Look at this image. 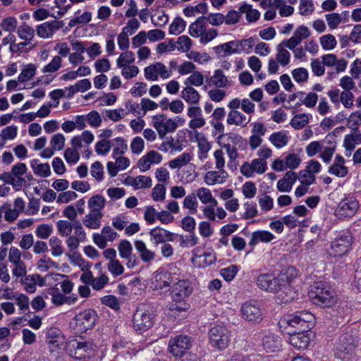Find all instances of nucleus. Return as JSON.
Here are the masks:
<instances>
[{
  "label": "nucleus",
  "mask_w": 361,
  "mask_h": 361,
  "mask_svg": "<svg viewBox=\"0 0 361 361\" xmlns=\"http://www.w3.org/2000/svg\"><path fill=\"white\" fill-rule=\"evenodd\" d=\"M191 157L189 153L184 152L174 159L169 162L171 169H180L190 161Z\"/></svg>",
  "instance_id": "nucleus-45"
},
{
  "label": "nucleus",
  "mask_w": 361,
  "mask_h": 361,
  "mask_svg": "<svg viewBox=\"0 0 361 361\" xmlns=\"http://www.w3.org/2000/svg\"><path fill=\"white\" fill-rule=\"evenodd\" d=\"M228 177L225 170L210 171L206 173L204 177V182L208 185L224 183Z\"/></svg>",
  "instance_id": "nucleus-25"
},
{
  "label": "nucleus",
  "mask_w": 361,
  "mask_h": 361,
  "mask_svg": "<svg viewBox=\"0 0 361 361\" xmlns=\"http://www.w3.org/2000/svg\"><path fill=\"white\" fill-rule=\"evenodd\" d=\"M102 212H94L90 211L89 213L85 215V216L82 218V222L86 228L96 230L100 228L102 225Z\"/></svg>",
  "instance_id": "nucleus-23"
},
{
  "label": "nucleus",
  "mask_w": 361,
  "mask_h": 361,
  "mask_svg": "<svg viewBox=\"0 0 361 361\" xmlns=\"http://www.w3.org/2000/svg\"><path fill=\"white\" fill-rule=\"evenodd\" d=\"M156 311L153 306L140 305L133 314V323L135 331H145L154 324Z\"/></svg>",
  "instance_id": "nucleus-3"
},
{
  "label": "nucleus",
  "mask_w": 361,
  "mask_h": 361,
  "mask_svg": "<svg viewBox=\"0 0 361 361\" xmlns=\"http://www.w3.org/2000/svg\"><path fill=\"white\" fill-rule=\"evenodd\" d=\"M276 50V60L282 66H286L290 63V52L280 44H278Z\"/></svg>",
  "instance_id": "nucleus-43"
},
{
  "label": "nucleus",
  "mask_w": 361,
  "mask_h": 361,
  "mask_svg": "<svg viewBox=\"0 0 361 361\" xmlns=\"http://www.w3.org/2000/svg\"><path fill=\"white\" fill-rule=\"evenodd\" d=\"M314 320V316L308 311H300L283 319L288 326L295 328L298 332L290 333L289 343L295 348L305 350L311 341V333L309 331Z\"/></svg>",
  "instance_id": "nucleus-2"
},
{
  "label": "nucleus",
  "mask_w": 361,
  "mask_h": 361,
  "mask_svg": "<svg viewBox=\"0 0 361 361\" xmlns=\"http://www.w3.org/2000/svg\"><path fill=\"white\" fill-rule=\"evenodd\" d=\"M162 160V155L157 151L150 150L142 157L137 162V166L142 172L148 171L151 165L158 164Z\"/></svg>",
  "instance_id": "nucleus-17"
},
{
  "label": "nucleus",
  "mask_w": 361,
  "mask_h": 361,
  "mask_svg": "<svg viewBox=\"0 0 361 361\" xmlns=\"http://www.w3.org/2000/svg\"><path fill=\"white\" fill-rule=\"evenodd\" d=\"M310 297L314 303L323 307L331 306L336 301L334 291L322 282H317L313 285Z\"/></svg>",
  "instance_id": "nucleus-4"
},
{
  "label": "nucleus",
  "mask_w": 361,
  "mask_h": 361,
  "mask_svg": "<svg viewBox=\"0 0 361 361\" xmlns=\"http://www.w3.org/2000/svg\"><path fill=\"white\" fill-rule=\"evenodd\" d=\"M243 318L254 323H259L262 321V310L257 302L249 301L245 302L241 307Z\"/></svg>",
  "instance_id": "nucleus-12"
},
{
  "label": "nucleus",
  "mask_w": 361,
  "mask_h": 361,
  "mask_svg": "<svg viewBox=\"0 0 361 361\" xmlns=\"http://www.w3.org/2000/svg\"><path fill=\"white\" fill-rule=\"evenodd\" d=\"M209 85L218 88H224L231 85V82L221 69L214 71V75L209 80Z\"/></svg>",
  "instance_id": "nucleus-32"
},
{
  "label": "nucleus",
  "mask_w": 361,
  "mask_h": 361,
  "mask_svg": "<svg viewBox=\"0 0 361 361\" xmlns=\"http://www.w3.org/2000/svg\"><path fill=\"white\" fill-rule=\"evenodd\" d=\"M346 341L344 337H338L335 345L334 355L343 361H353L355 357V348L352 345H348V348L343 347V343Z\"/></svg>",
  "instance_id": "nucleus-15"
},
{
  "label": "nucleus",
  "mask_w": 361,
  "mask_h": 361,
  "mask_svg": "<svg viewBox=\"0 0 361 361\" xmlns=\"http://www.w3.org/2000/svg\"><path fill=\"white\" fill-rule=\"evenodd\" d=\"M74 221L68 220H59L56 222V228L59 234L62 237H66L71 234Z\"/></svg>",
  "instance_id": "nucleus-41"
},
{
  "label": "nucleus",
  "mask_w": 361,
  "mask_h": 361,
  "mask_svg": "<svg viewBox=\"0 0 361 361\" xmlns=\"http://www.w3.org/2000/svg\"><path fill=\"white\" fill-rule=\"evenodd\" d=\"M52 231L53 229L51 226L43 224L37 227L35 234L39 238L47 239L51 234Z\"/></svg>",
  "instance_id": "nucleus-61"
},
{
  "label": "nucleus",
  "mask_w": 361,
  "mask_h": 361,
  "mask_svg": "<svg viewBox=\"0 0 361 361\" xmlns=\"http://www.w3.org/2000/svg\"><path fill=\"white\" fill-rule=\"evenodd\" d=\"M241 13L245 14V18L249 23L256 22L260 16L258 10L252 8V6L246 3H243L239 8Z\"/></svg>",
  "instance_id": "nucleus-36"
},
{
  "label": "nucleus",
  "mask_w": 361,
  "mask_h": 361,
  "mask_svg": "<svg viewBox=\"0 0 361 361\" xmlns=\"http://www.w3.org/2000/svg\"><path fill=\"white\" fill-rule=\"evenodd\" d=\"M14 300H16V305L18 306L20 310L22 312L29 311L30 300L27 295L23 293H16Z\"/></svg>",
  "instance_id": "nucleus-54"
},
{
  "label": "nucleus",
  "mask_w": 361,
  "mask_h": 361,
  "mask_svg": "<svg viewBox=\"0 0 361 361\" xmlns=\"http://www.w3.org/2000/svg\"><path fill=\"white\" fill-rule=\"evenodd\" d=\"M195 141L197 143V156L198 158L203 161L208 157V152L211 149V143L207 140L203 133L195 131Z\"/></svg>",
  "instance_id": "nucleus-22"
},
{
  "label": "nucleus",
  "mask_w": 361,
  "mask_h": 361,
  "mask_svg": "<svg viewBox=\"0 0 361 361\" xmlns=\"http://www.w3.org/2000/svg\"><path fill=\"white\" fill-rule=\"evenodd\" d=\"M214 49L217 53L223 51L224 56H230L233 54H239L243 51L241 42H240L238 39L220 44L214 47Z\"/></svg>",
  "instance_id": "nucleus-24"
},
{
  "label": "nucleus",
  "mask_w": 361,
  "mask_h": 361,
  "mask_svg": "<svg viewBox=\"0 0 361 361\" xmlns=\"http://www.w3.org/2000/svg\"><path fill=\"white\" fill-rule=\"evenodd\" d=\"M135 55L131 51H126L123 52L116 60V64L118 68H123L135 61Z\"/></svg>",
  "instance_id": "nucleus-44"
},
{
  "label": "nucleus",
  "mask_w": 361,
  "mask_h": 361,
  "mask_svg": "<svg viewBox=\"0 0 361 361\" xmlns=\"http://www.w3.org/2000/svg\"><path fill=\"white\" fill-rule=\"evenodd\" d=\"M269 141L276 148L280 149L286 146L288 142V137L283 131L272 133L269 138Z\"/></svg>",
  "instance_id": "nucleus-38"
},
{
  "label": "nucleus",
  "mask_w": 361,
  "mask_h": 361,
  "mask_svg": "<svg viewBox=\"0 0 361 361\" xmlns=\"http://www.w3.org/2000/svg\"><path fill=\"white\" fill-rule=\"evenodd\" d=\"M183 207L189 209V212L194 214L197 212L198 202L194 193L187 195L183 202Z\"/></svg>",
  "instance_id": "nucleus-50"
},
{
  "label": "nucleus",
  "mask_w": 361,
  "mask_h": 361,
  "mask_svg": "<svg viewBox=\"0 0 361 361\" xmlns=\"http://www.w3.org/2000/svg\"><path fill=\"white\" fill-rule=\"evenodd\" d=\"M120 257L123 259H128L133 255V247L130 243L127 240H122L118 245Z\"/></svg>",
  "instance_id": "nucleus-49"
},
{
  "label": "nucleus",
  "mask_w": 361,
  "mask_h": 361,
  "mask_svg": "<svg viewBox=\"0 0 361 361\" xmlns=\"http://www.w3.org/2000/svg\"><path fill=\"white\" fill-rule=\"evenodd\" d=\"M134 245L140 255L141 260L144 263H149L155 259V252L151 250H149L147 247L146 244L142 240H135L134 243Z\"/></svg>",
  "instance_id": "nucleus-26"
},
{
  "label": "nucleus",
  "mask_w": 361,
  "mask_h": 361,
  "mask_svg": "<svg viewBox=\"0 0 361 361\" xmlns=\"http://www.w3.org/2000/svg\"><path fill=\"white\" fill-rule=\"evenodd\" d=\"M175 269L176 267L174 265H171L170 267L171 271L164 269H159L157 271L155 275V288L157 289L161 290L170 286V284L173 281L171 276V271Z\"/></svg>",
  "instance_id": "nucleus-21"
},
{
  "label": "nucleus",
  "mask_w": 361,
  "mask_h": 361,
  "mask_svg": "<svg viewBox=\"0 0 361 361\" xmlns=\"http://www.w3.org/2000/svg\"><path fill=\"white\" fill-rule=\"evenodd\" d=\"M204 82V75L199 71H196L195 70L192 73L190 76H189L185 80V85H194V86H201Z\"/></svg>",
  "instance_id": "nucleus-56"
},
{
  "label": "nucleus",
  "mask_w": 361,
  "mask_h": 361,
  "mask_svg": "<svg viewBox=\"0 0 361 361\" xmlns=\"http://www.w3.org/2000/svg\"><path fill=\"white\" fill-rule=\"evenodd\" d=\"M200 249L197 248L194 250L193 255L194 257L196 259H202L204 258L202 261V266L203 267H207L212 264H214L216 261V256L215 253L213 252H204L203 254H197V252H199Z\"/></svg>",
  "instance_id": "nucleus-51"
},
{
  "label": "nucleus",
  "mask_w": 361,
  "mask_h": 361,
  "mask_svg": "<svg viewBox=\"0 0 361 361\" xmlns=\"http://www.w3.org/2000/svg\"><path fill=\"white\" fill-rule=\"evenodd\" d=\"M197 196L203 204H212L217 205V200L212 196L209 189L200 188L197 190Z\"/></svg>",
  "instance_id": "nucleus-42"
},
{
  "label": "nucleus",
  "mask_w": 361,
  "mask_h": 361,
  "mask_svg": "<svg viewBox=\"0 0 361 361\" xmlns=\"http://www.w3.org/2000/svg\"><path fill=\"white\" fill-rule=\"evenodd\" d=\"M192 287L189 280L182 279L176 282L171 288V298L175 302H182L192 292Z\"/></svg>",
  "instance_id": "nucleus-9"
},
{
  "label": "nucleus",
  "mask_w": 361,
  "mask_h": 361,
  "mask_svg": "<svg viewBox=\"0 0 361 361\" xmlns=\"http://www.w3.org/2000/svg\"><path fill=\"white\" fill-rule=\"evenodd\" d=\"M351 134L346 135L343 141V146L350 154L353 151L357 144H361V133L359 130H353Z\"/></svg>",
  "instance_id": "nucleus-33"
},
{
  "label": "nucleus",
  "mask_w": 361,
  "mask_h": 361,
  "mask_svg": "<svg viewBox=\"0 0 361 361\" xmlns=\"http://www.w3.org/2000/svg\"><path fill=\"white\" fill-rule=\"evenodd\" d=\"M49 294L51 296V302L56 306H61L65 304L66 295L61 293L57 288L49 289Z\"/></svg>",
  "instance_id": "nucleus-57"
},
{
  "label": "nucleus",
  "mask_w": 361,
  "mask_h": 361,
  "mask_svg": "<svg viewBox=\"0 0 361 361\" xmlns=\"http://www.w3.org/2000/svg\"><path fill=\"white\" fill-rule=\"evenodd\" d=\"M107 269L114 277L120 276L124 272V267L118 259L109 262Z\"/></svg>",
  "instance_id": "nucleus-60"
},
{
  "label": "nucleus",
  "mask_w": 361,
  "mask_h": 361,
  "mask_svg": "<svg viewBox=\"0 0 361 361\" xmlns=\"http://www.w3.org/2000/svg\"><path fill=\"white\" fill-rule=\"evenodd\" d=\"M274 238L275 236L268 231H257L252 233L249 245L250 246H255L259 243H268Z\"/></svg>",
  "instance_id": "nucleus-30"
},
{
  "label": "nucleus",
  "mask_w": 361,
  "mask_h": 361,
  "mask_svg": "<svg viewBox=\"0 0 361 361\" xmlns=\"http://www.w3.org/2000/svg\"><path fill=\"white\" fill-rule=\"evenodd\" d=\"M127 114L128 112L121 108L118 109L106 110L105 111V116L114 122L120 121Z\"/></svg>",
  "instance_id": "nucleus-58"
},
{
  "label": "nucleus",
  "mask_w": 361,
  "mask_h": 361,
  "mask_svg": "<svg viewBox=\"0 0 361 361\" xmlns=\"http://www.w3.org/2000/svg\"><path fill=\"white\" fill-rule=\"evenodd\" d=\"M359 202L352 195H345L338 204L334 214L338 219L353 217L359 209Z\"/></svg>",
  "instance_id": "nucleus-6"
},
{
  "label": "nucleus",
  "mask_w": 361,
  "mask_h": 361,
  "mask_svg": "<svg viewBox=\"0 0 361 361\" xmlns=\"http://www.w3.org/2000/svg\"><path fill=\"white\" fill-rule=\"evenodd\" d=\"M238 271L237 265L233 264L221 270V276L226 281H232Z\"/></svg>",
  "instance_id": "nucleus-63"
},
{
  "label": "nucleus",
  "mask_w": 361,
  "mask_h": 361,
  "mask_svg": "<svg viewBox=\"0 0 361 361\" xmlns=\"http://www.w3.org/2000/svg\"><path fill=\"white\" fill-rule=\"evenodd\" d=\"M320 44L324 50L334 49L336 44L337 41L335 37L331 34H327L320 37Z\"/></svg>",
  "instance_id": "nucleus-55"
},
{
  "label": "nucleus",
  "mask_w": 361,
  "mask_h": 361,
  "mask_svg": "<svg viewBox=\"0 0 361 361\" xmlns=\"http://www.w3.org/2000/svg\"><path fill=\"white\" fill-rule=\"evenodd\" d=\"M51 247V254L55 257H59L63 253L62 241L56 236L51 237L49 240Z\"/></svg>",
  "instance_id": "nucleus-52"
},
{
  "label": "nucleus",
  "mask_w": 361,
  "mask_h": 361,
  "mask_svg": "<svg viewBox=\"0 0 361 361\" xmlns=\"http://www.w3.org/2000/svg\"><path fill=\"white\" fill-rule=\"evenodd\" d=\"M64 338L61 330L56 327H51L47 333V343L50 352L54 353L59 350L63 343Z\"/></svg>",
  "instance_id": "nucleus-16"
},
{
  "label": "nucleus",
  "mask_w": 361,
  "mask_h": 361,
  "mask_svg": "<svg viewBox=\"0 0 361 361\" xmlns=\"http://www.w3.org/2000/svg\"><path fill=\"white\" fill-rule=\"evenodd\" d=\"M116 147L113 149V157L116 158L118 155H121L128 149V145L123 137H118L114 140Z\"/></svg>",
  "instance_id": "nucleus-59"
},
{
  "label": "nucleus",
  "mask_w": 361,
  "mask_h": 361,
  "mask_svg": "<svg viewBox=\"0 0 361 361\" xmlns=\"http://www.w3.org/2000/svg\"><path fill=\"white\" fill-rule=\"evenodd\" d=\"M166 197V188L163 184H157L152 189V197L154 201H164Z\"/></svg>",
  "instance_id": "nucleus-62"
},
{
  "label": "nucleus",
  "mask_w": 361,
  "mask_h": 361,
  "mask_svg": "<svg viewBox=\"0 0 361 361\" xmlns=\"http://www.w3.org/2000/svg\"><path fill=\"white\" fill-rule=\"evenodd\" d=\"M352 240V235L348 231H343L331 243L329 255L333 257L343 256L349 250Z\"/></svg>",
  "instance_id": "nucleus-7"
},
{
  "label": "nucleus",
  "mask_w": 361,
  "mask_h": 361,
  "mask_svg": "<svg viewBox=\"0 0 361 361\" xmlns=\"http://www.w3.org/2000/svg\"><path fill=\"white\" fill-rule=\"evenodd\" d=\"M267 161L264 159H254L252 161H245L240 166V173L246 178H252L255 173L262 174L267 169Z\"/></svg>",
  "instance_id": "nucleus-11"
},
{
  "label": "nucleus",
  "mask_w": 361,
  "mask_h": 361,
  "mask_svg": "<svg viewBox=\"0 0 361 361\" xmlns=\"http://www.w3.org/2000/svg\"><path fill=\"white\" fill-rule=\"evenodd\" d=\"M181 97L188 103L197 104L200 99L199 92L192 86L187 85L181 92Z\"/></svg>",
  "instance_id": "nucleus-34"
},
{
  "label": "nucleus",
  "mask_w": 361,
  "mask_h": 361,
  "mask_svg": "<svg viewBox=\"0 0 361 361\" xmlns=\"http://www.w3.org/2000/svg\"><path fill=\"white\" fill-rule=\"evenodd\" d=\"M256 272L254 283L260 290L275 294L285 302L295 298L290 279L286 274H280L276 276L272 272Z\"/></svg>",
  "instance_id": "nucleus-1"
},
{
  "label": "nucleus",
  "mask_w": 361,
  "mask_h": 361,
  "mask_svg": "<svg viewBox=\"0 0 361 361\" xmlns=\"http://www.w3.org/2000/svg\"><path fill=\"white\" fill-rule=\"evenodd\" d=\"M205 18L204 16L199 17L195 22L190 24L189 27V33L193 37H202L203 32H205V25L204 23Z\"/></svg>",
  "instance_id": "nucleus-37"
},
{
  "label": "nucleus",
  "mask_w": 361,
  "mask_h": 361,
  "mask_svg": "<svg viewBox=\"0 0 361 361\" xmlns=\"http://www.w3.org/2000/svg\"><path fill=\"white\" fill-rule=\"evenodd\" d=\"M309 123V116L306 114L295 116L290 121V126L295 130L303 128Z\"/></svg>",
  "instance_id": "nucleus-47"
},
{
  "label": "nucleus",
  "mask_w": 361,
  "mask_h": 361,
  "mask_svg": "<svg viewBox=\"0 0 361 361\" xmlns=\"http://www.w3.org/2000/svg\"><path fill=\"white\" fill-rule=\"evenodd\" d=\"M18 35L21 39L29 43L35 37V30L26 23L19 26L17 30Z\"/></svg>",
  "instance_id": "nucleus-40"
},
{
  "label": "nucleus",
  "mask_w": 361,
  "mask_h": 361,
  "mask_svg": "<svg viewBox=\"0 0 361 361\" xmlns=\"http://www.w3.org/2000/svg\"><path fill=\"white\" fill-rule=\"evenodd\" d=\"M206 14L207 13V4L200 3L195 6H187L183 9V13L187 17L193 16L195 13Z\"/></svg>",
  "instance_id": "nucleus-46"
},
{
  "label": "nucleus",
  "mask_w": 361,
  "mask_h": 361,
  "mask_svg": "<svg viewBox=\"0 0 361 361\" xmlns=\"http://www.w3.org/2000/svg\"><path fill=\"white\" fill-rule=\"evenodd\" d=\"M191 346V339L186 335H177L169 343L170 353L175 357H181Z\"/></svg>",
  "instance_id": "nucleus-10"
},
{
  "label": "nucleus",
  "mask_w": 361,
  "mask_h": 361,
  "mask_svg": "<svg viewBox=\"0 0 361 361\" xmlns=\"http://www.w3.org/2000/svg\"><path fill=\"white\" fill-rule=\"evenodd\" d=\"M18 21L14 17H8L2 20L1 27L2 29L8 32H13L16 30Z\"/></svg>",
  "instance_id": "nucleus-64"
},
{
  "label": "nucleus",
  "mask_w": 361,
  "mask_h": 361,
  "mask_svg": "<svg viewBox=\"0 0 361 361\" xmlns=\"http://www.w3.org/2000/svg\"><path fill=\"white\" fill-rule=\"evenodd\" d=\"M97 317V313L92 309L85 310L77 314L75 317V319L78 330L86 331L92 329L96 322Z\"/></svg>",
  "instance_id": "nucleus-13"
},
{
  "label": "nucleus",
  "mask_w": 361,
  "mask_h": 361,
  "mask_svg": "<svg viewBox=\"0 0 361 361\" xmlns=\"http://www.w3.org/2000/svg\"><path fill=\"white\" fill-rule=\"evenodd\" d=\"M210 345L218 350L226 349L231 341V332L223 324L212 326L208 333Z\"/></svg>",
  "instance_id": "nucleus-5"
},
{
  "label": "nucleus",
  "mask_w": 361,
  "mask_h": 361,
  "mask_svg": "<svg viewBox=\"0 0 361 361\" xmlns=\"http://www.w3.org/2000/svg\"><path fill=\"white\" fill-rule=\"evenodd\" d=\"M106 200L101 195H96L92 196L88 200V207L90 212H102V210L105 207Z\"/></svg>",
  "instance_id": "nucleus-39"
},
{
  "label": "nucleus",
  "mask_w": 361,
  "mask_h": 361,
  "mask_svg": "<svg viewBox=\"0 0 361 361\" xmlns=\"http://www.w3.org/2000/svg\"><path fill=\"white\" fill-rule=\"evenodd\" d=\"M250 118L246 116L239 111H231L227 115L226 122L228 125H235L242 128L246 127Z\"/></svg>",
  "instance_id": "nucleus-31"
},
{
  "label": "nucleus",
  "mask_w": 361,
  "mask_h": 361,
  "mask_svg": "<svg viewBox=\"0 0 361 361\" xmlns=\"http://www.w3.org/2000/svg\"><path fill=\"white\" fill-rule=\"evenodd\" d=\"M186 23L180 17L176 18L169 26V33L178 35L185 29Z\"/></svg>",
  "instance_id": "nucleus-53"
},
{
  "label": "nucleus",
  "mask_w": 361,
  "mask_h": 361,
  "mask_svg": "<svg viewBox=\"0 0 361 361\" xmlns=\"http://www.w3.org/2000/svg\"><path fill=\"white\" fill-rule=\"evenodd\" d=\"M152 123L161 139L166 134L173 133L178 128V122L173 118H167L164 114L152 116Z\"/></svg>",
  "instance_id": "nucleus-8"
},
{
  "label": "nucleus",
  "mask_w": 361,
  "mask_h": 361,
  "mask_svg": "<svg viewBox=\"0 0 361 361\" xmlns=\"http://www.w3.org/2000/svg\"><path fill=\"white\" fill-rule=\"evenodd\" d=\"M63 24L62 22L57 20H51L50 22H45L37 27V34L42 38L51 37L55 32L59 30Z\"/></svg>",
  "instance_id": "nucleus-20"
},
{
  "label": "nucleus",
  "mask_w": 361,
  "mask_h": 361,
  "mask_svg": "<svg viewBox=\"0 0 361 361\" xmlns=\"http://www.w3.org/2000/svg\"><path fill=\"white\" fill-rule=\"evenodd\" d=\"M126 180L135 189L149 188L152 186V178L149 176H138L136 178H128Z\"/></svg>",
  "instance_id": "nucleus-35"
},
{
  "label": "nucleus",
  "mask_w": 361,
  "mask_h": 361,
  "mask_svg": "<svg viewBox=\"0 0 361 361\" xmlns=\"http://www.w3.org/2000/svg\"><path fill=\"white\" fill-rule=\"evenodd\" d=\"M149 234L151 238V241H152L155 246H157L160 243H164L166 241H173L175 237L174 233L160 227L151 229Z\"/></svg>",
  "instance_id": "nucleus-19"
},
{
  "label": "nucleus",
  "mask_w": 361,
  "mask_h": 361,
  "mask_svg": "<svg viewBox=\"0 0 361 361\" xmlns=\"http://www.w3.org/2000/svg\"><path fill=\"white\" fill-rule=\"evenodd\" d=\"M39 282L40 286L42 285L43 279L38 274L25 276L20 279V283L24 285L25 290L30 293H33L36 290V284Z\"/></svg>",
  "instance_id": "nucleus-29"
},
{
  "label": "nucleus",
  "mask_w": 361,
  "mask_h": 361,
  "mask_svg": "<svg viewBox=\"0 0 361 361\" xmlns=\"http://www.w3.org/2000/svg\"><path fill=\"white\" fill-rule=\"evenodd\" d=\"M36 73V66L32 63H30L25 66L19 74L18 80L20 82H25L30 80Z\"/></svg>",
  "instance_id": "nucleus-48"
},
{
  "label": "nucleus",
  "mask_w": 361,
  "mask_h": 361,
  "mask_svg": "<svg viewBox=\"0 0 361 361\" xmlns=\"http://www.w3.org/2000/svg\"><path fill=\"white\" fill-rule=\"evenodd\" d=\"M297 179L296 173L289 171L286 173L283 178L278 181L277 189L280 192H290Z\"/></svg>",
  "instance_id": "nucleus-28"
},
{
  "label": "nucleus",
  "mask_w": 361,
  "mask_h": 361,
  "mask_svg": "<svg viewBox=\"0 0 361 361\" xmlns=\"http://www.w3.org/2000/svg\"><path fill=\"white\" fill-rule=\"evenodd\" d=\"M72 345L73 350H71V355L75 359H84L93 354L92 344L89 341H78Z\"/></svg>",
  "instance_id": "nucleus-18"
},
{
  "label": "nucleus",
  "mask_w": 361,
  "mask_h": 361,
  "mask_svg": "<svg viewBox=\"0 0 361 361\" xmlns=\"http://www.w3.org/2000/svg\"><path fill=\"white\" fill-rule=\"evenodd\" d=\"M261 345L268 353H276L282 348V338L278 334L267 332L262 336Z\"/></svg>",
  "instance_id": "nucleus-14"
},
{
  "label": "nucleus",
  "mask_w": 361,
  "mask_h": 361,
  "mask_svg": "<svg viewBox=\"0 0 361 361\" xmlns=\"http://www.w3.org/2000/svg\"><path fill=\"white\" fill-rule=\"evenodd\" d=\"M218 139L220 140V144L229 143L231 145L237 146L241 149H244L246 145V141L242 136L233 133L219 135Z\"/></svg>",
  "instance_id": "nucleus-27"
}]
</instances>
